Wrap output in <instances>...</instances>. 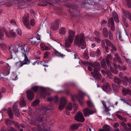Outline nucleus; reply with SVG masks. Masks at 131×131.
Returning a JSON list of instances; mask_svg holds the SVG:
<instances>
[{
	"label": "nucleus",
	"mask_w": 131,
	"mask_h": 131,
	"mask_svg": "<svg viewBox=\"0 0 131 131\" xmlns=\"http://www.w3.org/2000/svg\"><path fill=\"white\" fill-rule=\"evenodd\" d=\"M110 47H111L112 48V50H113L114 51H116V47L113 45H112Z\"/></svg>",
	"instance_id": "nucleus-57"
},
{
	"label": "nucleus",
	"mask_w": 131,
	"mask_h": 131,
	"mask_svg": "<svg viewBox=\"0 0 131 131\" xmlns=\"http://www.w3.org/2000/svg\"><path fill=\"white\" fill-rule=\"evenodd\" d=\"M96 52L98 57L100 56L101 54V51L100 49H97L96 51Z\"/></svg>",
	"instance_id": "nucleus-56"
},
{
	"label": "nucleus",
	"mask_w": 131,
	"mask_h": 131,
	"mask_svg": "<svg viewBox=\"0 0 131 131\" xmlns=\"http://www.w3.org/2000/svg\"><path fill=\"white\" fill-rule=\"evenodd\" d=\"M94 34L98 38H100V34L97 31H95L94 32Z\"/></svg>",
	"instance_id": "nucleus-55"
},
{
	"label": "nucleus",
	"mask_w": 131,
	"mask_h": 131,
	"mask_svg": "<svg viewBox=\"0 0 131 131\" xmlns=\"http://www.w3.org/2000/svg\"><path fill=\"white\" fill-rule=\"evenodd\" d=\"M67 101V100L66 98L63 97L61 98L59 106V110H62L64 108L66 104Z\"/></svg>",
	"instance_id": "nucleus-7"
},
{
	"label": "nucleus",
	"mask_w": 131,
	"mask_h": 131,
	"mask_svg": "<svg viewBox=\"0 0 131 131\" xmlns=\"http://www.w3.org/2000/svg\"><path fill=\"white\" fill-rule=\"evenodd\" d=\"M108 77L110 79H112L113 78L112 75L111 74H108Z\"/></svg>",
	"instance_id": "nucleus-64"
},
{
	"label": "nucleus",
	"mask_w": 131,
	"mask_h": 131,
	"mask_svg": "<svg viewBox=\"0 0 131 131\" xmlns=\"http://www.w3.org/2000/svg\"><path fill=\"white\" fill-rule=\"evenodd\" d=\"M112 88L113 90L116 92H117L118 91L119 89L117 86L114 84H113L112 85Z\"/></svg>",
	"instance_id": "nucleus-30"
},
{
	"label": "nucleus",
	"mask_w": 131,
	"mask_h": 131,
	"mask_svg": "<svg viewBox=\"0 0 131 131\" xmlns=\"http://www.w3.org/2000/svg\"><path fill=\"white\" fill-rule=\"evenodd\" d=\"M74 38L69 36L65 40V45L66 47H70L72 43Z\"/></svg>",
	"instance_id": "nucleus-9"
},
{
	"label": "nucleus",
	"mask_w": 131,
	"mask_h": 131,
	"mask_svg": "<svg viewBox=\"0 0 131 131\" xmlns=\"http://www.w3.org/2000/svg\"><path fill=\"white\" fill-rule=\"evenodd\" d=\"M88 106L89 107H91L94 106L93 103L90 101H88L87 102Z\"/></svg>",
	"instance_id": "nucleus-45"
},
{
	"label": "nucleus",
	"mask_w": 131,
	"mask_h": 131,
	"mask_svg": "<svg viewBox=\"0 0 131 131\" xmlns=\"http://www.w3.org/2000/svg\"><path fill=\"white\" fill-rule=\"evenodd\" d=\"M24 65L23 62L19 61L17 62L16 64V66L18 68L22 67Z\"/></svg>",
	"instance_id": "nucleus-36"
},
{
	"label": "nucleus",
	"mask_w": 131,
	"mask_h": 131,
	"mask_svg": "<svg viewBox=\"0 0 131 131\" xmlns=\"http://www.w3.org/2000/svg\"><path fill=\"white\" fill-rule=\"evenodd\" d=\"M10 67H8V68L6 69L3 72V74L4 76H6L9 74L10 73Z\"/></svg>",
	"instance_id": "nucleus-24"
},
{
	"label": "nucleus",
	"mask_w": 131,
	"mask_h": 131,
	"mask_svg": "<svg viewBox=\"0 0 131 131\" xmlns=\"http://www.w3.org/2000/svg\"><path fill=\"white\" fill-rule=\"evenodd\" d=\"M117 117L119 119H120L121 120L123 121L124 122H126L127 121V119L123 117L121 115H119L117 114L116 115Z\"/></svg>",
	"instance_id": "nucleus-27"
},
{
	"label": "nucleus",
	"mask_w": 131,
	"mask_h": 131,
	"mask_svg": "<svg viewBox=\"0 0 131 131\" xmlns=\"http://www.w3.org/2000/svg\"><path fill=\"white\" fill-rule=\"evenodd\" d=\"M39 87L38 86H35L31 88L35 92H36Z\"/></svg>",
	"instance_id": "nucleus-43"
},
{
	"label": "nucleus",
	"mask_w": 131,
	"mask_h": 131,
	"mask_svg": "<svg viewBox=\"0 0 131 131\" xmlns=\"http://www.w3.org/2000/svg\"><path fill=\"white\" fill-rule=\"evenodd\" d=\"M50 54V53L48 52H46L44 54L43 57L45 58H47L49 56V55Z\"/></svg>",
	"instance_id": "nucleus-48"
},
{
	"label": "nucleus",
	"mask_w": 131,
	"mask_h": 131,
	"mask_svg": "<svg viewBox=\"0 0 131 131\" xmlns=\"http://www.w3.org/2000/svg\"><path fill=\"white\" fill-rule=\"evenodd\" d=\"M126 2L127 5L129 7H130L131 6V1L130 0H126L125 1Z\"/></svg>",
	"instance_id": "nucleus-50"
},
{
	"label": "nucleus",
	"mask_w": 131,
	"mask_h": 131,
	"mask_svg": "<svg viewBox=\"0 0 131 131\" xmlns=\"http://www.w3.org/2000/svg\"><path fill=\"white\" fill-rule=\"evenodd\" d=\"M95 111H94L88 108H86L84 109L83 111V113L85 117L89 116L90 115H92L96 112V110L95 108Z\"/></svg>",
	"instance_id": "nucleus-8"
},
{
	"label": "nucleus",
	"mask_w": 131,
	"mask_h": 131,
	"mask_svg": "<svg viewBox=\"0 0 131 131\" xmlns=\"http://www.w3.org/2000/svg\"><path fill=\"white\" fill-rule=\"evenodd\" d=\"M30 24L32 26H34L35 24V22L34 20L33 19H32L30 21Z\"/></svg>",
	"instance_id": "nucleus-54"
},
{
	"label": "nucleus",
	"mask_w": 131,
	"mask_h": 131,
	"mask_svg": "<svg viewBox=\"0 0 131 131\" xmlns=\"http://www.w3.org/2000/svg\"><path fill=\"white\" fill-rule=\"evenodd\" d=\"M17 45H16L18 46V47L21 46V42L19 41L17 42Z\"/></svg>",
	"instance_id": "nucleus-63"
},
{
	"label": "nucleus",
	"mask_w": 131,
	"mask_h": 131,
	"mask_svg": "<svg viewBox=\"0 0 131 131\" xmlns=\"http://www.w3.org/2000/svg\"><path fill=\"white\" fill-rule=\"evenodd\" d=\"M108 33L109 39L111 40H112L113 38L112 34L110 31H109Z\"/></svg>",
	"instance_id": "nucleus-47"
},
{
	"label": "nucleus",
	"mask_w": 131,
	"mask_h": 131,
	"mask_svg": "<svg viewBox=\"0 0 131 131\" xmlns=\"http://www.w3.org/2000/svg\"><path fill=\"white\" fill-rule=\"evenodd\" d=\"M106 61L107 66L109 67H110L111 65V62L109 60H108L107 59H106Z\"/></svg>",
	"instance_id": "nucleus-53"
},
{
	"label": "nucleus",
	"mask_w": 131,
	"mask_h": 131,
	"mask_svg": "<svg viewBox=\"0 0 131 131\" xmlns=\"http://www.w3.org/2000/svg\"><path fill=\"white\" fill-rule=\"evenodd\" d=\"M38 38V39L36 37H33L32 38L30 39V41L33 44L35 41H38L39 40H40V36H39V37Z\"/></svg>",
	"instance_id": "nucleus-26"
},
{
	"label": "nucleus",
	"mask_w": 131,
	"mask_h": 131,
	"mask_svg": "<svg viewBox=\"0 0 131 131\" xmlns=\"http://www.w3.org/2000/svg\"><path fill=\"white\" fill-rule=\"evenodd\" d=\"M84 95V94L82 93L80 94L78 97L80 104L81 105H82L84 102V101L82 100L84 99L83 96Z\"/></svg>",
	"instance_id": "nucleus-15"
},
{
	"label": "nucleus",
	"mask_w": 131,
	"mask_h": 131,
	"mask_svg": "<svg viewBox=\"0 0 131 131\" xmlns=\"http://www.w3.org/2000/svg\"><path fill=\"white\" fill-rule=\"evenodd\" d=\"M28 13L26 14L22 18V21L25 26L29 29L31 28V26L29 24Z\"/></svg>",
	"instance_id": "nucleus-4"
},
{
	"label": "nucleus",
	"mask_w": 131,
	"mask_h": 131,
	"mask_svg": "<svg viewBox=\"0 0 131 131\" xmlns=\"http://www.w3.org/2000/svg\"><path fill=\"white\" fill-rule=\"evenodd\" d=\"M119 77L120 78L123 79V83L125 80H127V77L126 76L124 75L122 73H120L119 74Z\"/></svg>",
	"instance_id": "nucleus-22"
},
{
	"label": "nucleus",
	"mask_w": 131,
	"mask_h": 131,
	"mask_svg": "<svg viewBox=\"0 0 131 131\" xmlns=\"http://www.w3.org/2000/svg\"><path fill=\"white\" fill-rule=\"evenodd\" d=\"M118 68L119 69L122 70L124 71L126 69V67L124 66H121L120 65H118Z\"/></svg>",
	"instance_id": "nucleus-44"
},
{
	"label": "nucleus",
	"mask_w": 131,
	"mask_h": 131,
	"mask_svg": "<svg viewBox=\"0 0 131 131\" xmlns=\"http://www.w3.org/2000/svg\"><path fill=\"white\" fill-rule=\"evenodd\" d=\"M69 36L74 38L75 35V33L73 30H70L69 31Z\"/></svg>",
	"instance_id": "nucleus-33"
},
{
	"label": "nucleus",
	"mask_w": 131,
	"mask_h": 131,
	"mask_svg": "<svg viewBox=\"0 0 131 131\" xmlns=\"http://www.w3.org/2000/svg\"><path fill=\"white\" fill-rule=\"evenodd\" d=\"M21 101L20 102V104L23 106H25L26 105V102L24 99H21Z\"/></svg>",
	"instance_id": "nucleus-46"
},
{
	"label": "nucleus",
	"mask_w": 131,
	"mask_h": 131,
	"mask_svg": "<svg viewBox=\"0 0 131 131\" xmlns=\"http://www.w3.org/2000/svg\"><path fill=\"white\" fill-rule=\"evenodd\" d=\"M111 29L112 31H114L115 30V28L113 19L112 17L109 19V22L108 23L107 26L108 27H111Z\"/></svg>",
	"instance_id": "nucleus-11"
},
{
	"label": "nucleus",
	"mask_w": 131,
	"mask_h": 131,
	"mask_svg": "<svg viewBox=\"0 0 131 131\" xmlns=\"http://www.w3.org/2000/svg\"><path fill=\"white\" fill-rule=\"evenodd\" d=\"M127 82H129L130 84H131V78H127V80H125L124 82V84L125 86H127Z\"/></svg>",
	"instance_id": "nucleus-34"
},
{
	"label": "nucleus",
	"mask_w": 131,
	"mask_h": 131,
	"mask_svg": "<svg viewBox=\"0 0 131 131\" xmlns=\"http://www.w3.org/2000/svg\"><path fill=\"white\" fill-rule=\"evenodd\" d=\"M7 113L9 117L11 118H13V115L11 108L10 107L8 108L7 110Z\"/></svg>",
	"instance_id": "nucleus-18"
},
{
	"label": "nucleus",
	"mask_w": 131,
	"mask_h": 131,
	"mask_svg": "<svg viewBox=\"0 0 131 131\" xmlns=\"http://www.w3.org/2000/svg\"><path fill=\"white\" fill-rule=\"evenodd\" d=\"M124 13L125 15H127V18L129 19L131 21V13L129 12L127 13L126 10H124Z\"/></svg>",
	"instance_id": "nucleus-31"
},
{
	"label": "nucleus",
	"mask_w": 131,
	"mask_h": 131,
	"mask_svg": "<svg viewBox=\"0 0 131 131\" xmlns=\"http://www.w3.org/2000/svg\"><path fill=\"white\" fill-rule=\"evenodd\" d=\"M84 58L86 59H88L89 57L88 54V50H85L84 52Z\"/></svg>",
	"instance_id": "nucleus-38"
},
{
	"label": "nucleus",
	"mask_w": 131,
	"mask_h": 131,
	"mask_svg": "<svg viewBox=\"0 0 131 131\" xmlns=\"http://www.w3.org/2000/svg\"><path fill=\"white\" fill-rule=\"evenodd\" d=\"M17 102L15 103L13 106L14 112L17 116H19L20 115V113L17 108Z\"/></svg>",
	"instance_id": "nucleus-14"
},
{
	"label": "nucleus",
	"mask_w": 131,
	"mask_h": 131,
	"mask_svg": "<svg viewBox=\"0 0 131 131\" xmlns=\"http://www.w3.org/2000/svg\"><path fill=\"white\" fill-rule=\"evenodd\" d=\"M106 59H107L108 60L109 59L110 60H111L112 59V56L111 55H107V58Z\"/></svg>",
	"instance_id": "nucleus-60"
},
{
	"label": "nucleus",
	"mask_w": 131,
	"mask_h": 131,
	"mask_svg": "<svg viewBox=\"0 0 131 131\" xmlns=\"http://www.w3.org/2000/svg\"><path fill=\"white\" fill-rule=\"evenodd\" d=\"M92 66L94 69H93V71L91 72L92 75L95 78L100 79L101 77V75L99 71H100V64L99 62H95L92 65Z\"/></svg>",
	"instance_id": "nucleus-2"
},
{
	"label": "nucleus",
	"mask_w": 131,
	"mask_h": 131,
	"mask_svg": "<svg viewBox=\"0 0 131 131\" xmlns=\"http://www.w3.org/2000/svg\"><path fill=\"white\" fill-rule=\"evenodd\" d=\"M59 25L57 21H53L51 25V28L53 30H56L58 29Z\"/></svg>",
	"instance_id": "nucleus-10"
},
{
	"label": "nucleus",
	"mask_w": 131,
	"mask_h": 131,
	"mask_svg": "<svg viewBox=\"0 0 131 131\" xmlns=\"http://www.w3.org/2000/svg\"><path fill=\"white\" fill-rule=\"evenodd\" d=\"M16 32L17 34L19 35H21L22 34V32L21 30L19 28L17 29H16Z\"/></svg>",
	"instance_id": "nucleus-51"
},
{
	"label": "nucleus",
	"mask_w": 131,
	"mask_h": 131,
	"mask_svg": "<svg viewBox=\"0 0 131 131\" xmlns=\"http://www.w3.org/2000/svg\"><path fill=\"white\" fill-rule=\"evenodd\" d=\"M39 40L38 41H35L33 44H34L36 46H37L38 45H39L38 43L40 42V41Z\"/></svg>",
	"instance_id": "nucleus-58"
},
{
	"label": "nucleus",
	"mask_w": 131,
	"mask_h": 131,
	"mask_svg": "<svg viewBox=\"0 0 131 131\" xmlns=\"http://www.w3.org/2000/svg\"><path fill=\"white\" fill-rule=\"evenodd\" d=\"M74 44L79 47H81V49H84L86 47V44L84 41V36L83 33L76 36L74 40Z\"/></svg>",
	"instance_id": "nucleus-1"
},
{
	"label": "nucleus",
	"mask_w": 131,
	"mask_h": 131,
	"mask_svg": "<svg viewBox=\"0 0 131 131\" xmlns=\"http://www.w3.org/2000/svg\"><path fill=\"white\" fill-rule=\"evenodd\" d=\"M114 81L115 83L118 84L120 83L121 82V80L120 79L116 77L114 78Z\"/></svg>",
	"instance_id": "nucleus-37"
},
{
	"label": "nucleus",
	"mask_w": 131,
	"mask_h": 131,
	"mask_svg": "<svg viewBox=\"0 0 131 131\" xmlns=\"http://www.w3.org/2000/svg\"><path fill=\"white\" fill-rule=\"evenodd\" d=\"M8 131H17L14 128L11 127H8Z\"/></svg>",
	"instance_id": "nucleus-49"
},
{
	"label": "nucleus",
	"mask_w": 131,
	"mask_h": 131,
	"mask_svg": "<svg viewBox=\"0 0 131 131\" xmlns=\"http://www.w3.org/2000/svg\"><path fill=\"white\" fill-rule=\"evenodd\" d=\"M22 48V52L25 57V59L23 62L24 64H28L29 63V60L28 59L27 56L28 54L30 48L27 44H26Z\"/></svg>",
	"instance_id": "nucleus-3"
},
{
	"label": "nucleus",
	"mask_w": 131,
	"mask_h": 131,
	"mask_svg": "<svg viewBox=\"0 0 131 131\" xmlns=\"http://www.w3.org/2000/svg\"><path fill=\"white\" fill-rule=\"evenodd\" d=\"M66 31V29H65L61 28L59 29V32L60 35H62L65 34Z\"/></svg>",
	"instance_id": "nucleus-23"
},
{
	"label": "nucleus",
	"mask_w": 131,
	"mask_h": 131,
	"mask_svg": "<svg viewBox=\"0 0 131 131\" xmlns=\"http://www.w3.org/2000/svg\"><path fill=\"white\" fill-rule=\"evenodd\" d=\"M73 108L74 111L75 112L76 111L78 108V106L75 103H69L66 106V108L67 111H71Z\"/></svg>",
	"instance_id": "nucleus-5"
},
{
	"label": "nucleus",
	"mask_w": 131,
	"mask_h": 131,
	"mask_svg": "<svg viewBox=\"0 0 131 131\" xmlns=\"http://www.w3.org/2000/svg\"><path fill=\"white\" fill-rule=\"evenodd\" d=\"M26 92L28 99L30 101L32 100L34 97L33 92L31 90H29L27 91Z\"/></svg>",
	"instance_id": "nucleus-12"
},
{
	"label": "nucleus",
	"mask_w": 131,
	"mask_h": 131,
	"mask_svg": "<svg viewBox=\"0 0 131 131\" xmlns=\"http://www.w3.org/2000/svg\"><path fill=\"white\" fill-rule=\"evenodd\" d=\"M82 125V124L79 123L78 124H73L71 126V128L72 129H77L78 127Z\"/></svg>",
	"instance_id": "nucleus-21"
},
{
	"label": "nucleus",
	"mask_w": 131,
	"mask_h": 131,
	"mask_svg": "<svg viewBox=\"0 0 131 131\" xmlns=\"http://www.w3.org/2000/svg\"><path fill=\"white\" fill-rule=\"evenodd\" d=\"M5 123L7 126H9L12 124V122L9 119H7L5 120Z\"/></svg>",
	"instance_id": "nucleus-39"
},
{
	"label": "nucleus",
	"mask_w": 131,
	"mask_h": 131,
	"mask_svg": "<svg viewBox=\"0 0 131 131\" xmlns=\"http://www.w3.org/2000/svg\"><path fill=\"white\" fill-rule=\"evenodd\" d=\"M115 57L118 60H119V55L117 53H116L115 54Z\"/></svg>",
	"instance_id": "nucleus-59"
},
{
	"label": "nucleus",
	"mask_w": 131,
	"mask_h": 131,
	"mask_svg": "<svg viewBox=\"0 0 131 131\" xmlns=\"http://www.w3.org/2000/svg\"><path fill=\"white\" fill-rule=\"evenodd\" d=\"M101 43L103 48L105 49V51L107 53H108L109 52V49L106 46L104 41L103 40H102Z\"/></svg>",
	"instance_id": "nucleus-20"
},
{
	"label": "nucleus",
	"mask_w": 131,
	"mask_h": 131,
	"mask_svg": "<svg viewBox=\"0 0 131 131\" xmlns=\"http://www.w3.org/2000/svg\"><path fill=\"white\" fill-rule=\"evenodd\" d=\"M53 49L54 50L55 53L56 54H58V55L62 57H63L64 56H65V55L63 54H61L60 52H59L55 49Z\"/></svg>",
	"instance_id": "nucleus-40"
},
{
	"label": "nucleus",
	"mask_w": 131,
	"mask_h": 131,
	"mask_svg": "<svg viewBox=\"0 0 131 131\" xmlns=\"http://www.w3.org/2000/svg\"><path fill=\"white\" fill-rule=\"evenodd\" d=\"M75 120L81 122H84L85 120L82 113L80 111H78L74 117Z\"/></svg>",
	"instance_id": "nucleus-6"
},
{
	"label": "nucleus",
	"mask_w": 131,
	"mask_h": 131,
	"mask_svg": "<svg viewBox=\"0 0 131 131\" xmlns=\"http://www.w3.org/2000/svg\"><path fill=\"white\" fill-rule=\"evenodd\" d=\"M103 90L106 93L110 92L112 89L110 88L109 84L107 83L105 85H103L102 88Z\"/></svg>",
	"instance_id": "nucleus-13"
},
{
	"label": "nucleus",
	"mask_w": 131,
	"mask_h": 131,
	"mask_svg": "<svg viewBox=\"0 0 131 131\" xmlns=\"http://www.w3.org/2000/svg\"><path fill=\"white\" fill-rule=\"evenodd\" d=\"M128 89H126L125 88H123L122 90V94L123 95L126 96L128 95Z\"/></svg>",
	"instance_id": "nucleus-28"
},
{
	"label": "nucleus",
	"mask_w": 131,
	"mask_h": 131,
	"mask_svg": "<svg viewBox=\"0 0 131 131\" xmlns=\"http://www.w3.org/2000/svg\"><path fill=\"white\" fill-rule=\"evenodd\" d=\"M113 16L114 18V20L115 22L118 23L119 22V20L118 18V15L115 12H113L112 13Z\"/></svg>",
	"instance_id": "nucleus-17"
},
{
	"label": "nucleus",
	"mask_w": 131,
	"mask_h": 131,
	"mask_svg": "<svg viewBox=\"0 0 131 131\" xmlns=\"http://www.w3.org/2000/svg\"><path fill=\"white\" fill-rule=\"evenodd\" d=\"M110 127L107 125L104 126L103 129H101L100 131H110Z\"/></svg>",
	"instance_id": "nucleus-19"
},
{
	"label": "nucleus",
	"mask_w": 131,
	"mask_h": 131,
	"mask_svg": "<svg viewBox=\"0 0 131 131\" xmlns=\"http://www.w3.org/2000/svg\"><path fill=\"white\" fill-rule=\"evenodd\" d=\"M17 45L15 46H11L9 48V50L11 53L14 52L16 53L18 52V48L16 47Z\"/></svg>",
	"instance_id": "nucleus-16"
},
{
	"label": "nucleus",
	"mask_w": 131,
	"mask_h": 131,
	"mask_svg": "<svg viewBox=\"0 0 131 131\" xmlns=\"http://www.w3.org/2000/svg\"><path fill=\"white\" fill-rule=\"evenodd\" d=\"M104 42H105L107 46L110 47L112 44L110 41L108 39H105Z\"/></svg>",
	"instance_id": "nucleus-41"
},
{
	"label": "nucleus",
	"mask_w": 131,
	"mask_h": 131,
	"mask_svg": "<svg viewBox=\"0 0 131 131\" xmlns=\"http://www.w3.org/2000/svg\"><path fill=\"white\" fill-rule=\"evenodd\" d=\"M47 62L45 61H43L42 62L41 64L43 66L45 67H47L48 66V65H47Z\"/></svg>",
	"instance_id": "nucleus-52"
},
{
	"label": "nucleus",
	"mask_w": 131,
	"mask_h": 131,
	"mask_svg": "<svg viewBox=\"0 0 131 131\" xmlns=\"http://www.w3.org/2000/svg\"><path fill=\"white\" fill-rule=\"evenodd\" d=\"M40 49L41 50H49L50 49V48L49 47H46L45 46L43 47H40Z\"/></svg>",
	"instance_id": "nucleus-42"
},
{
	"label": "nucleus",
	"mask_w": 131,
	"mask_h": 131,
	"mask_svg": "<svg viewBox=\"0 0 131 131\" xmlns=\"http://www.w3.org/2000/svg\"><path fill=\"white\" fill-rule=\"evenodd\" d=\"M39 102L40 101L39 100L37 99L33 102L31 104V105L33 106H37L39 104Z\"/></svg>",
	"instance_id": "nucleus-32"
},
{
	"label": "nucleus",
	"mask_w": 131,
	"mask_h": 131,
	"mask_svg": "<svg viewBox=\"0 0 131 131\" xmlns=\"http://www.w3.org/2000/svg\"><path fill=\"white\" fill-rule=\"evenodd\" d=\"M119 126V124L118 123H116L114 124V127L116 128L118 127Z\"/></svg>",
	"instance_id": "nucleus-62"
},
{
	"label": "nucleus",
	"mask_w": 131,
	"mask_h": 131,
	"mask_svg": "<svg viewBox=\"0 0 131 131\" xmlns=\"http://www.w3.org/2000/svg\"><path fill=\"white\" fill-rule=\"evenodd\" d=\"M47 100L49 101H51L54 100L55 101V102H57L58 101V97L56 96L54 98L52 97H49L48 98Z\"/></svg>",
	"instance_id": "nucleus-29"
},
{
	"label": "nucleus",
	"mask_w": 131,
	"mask_h": 131,
	"mask_svg": "<svg viewBox=\"0 0 131 131\" xmlns=\"http://www.w3.org/2000/svg\"><path fill=\"white\" fill-rule=\"evenodd\" d=\"M101 65L102 67L104 69H106L107 68L106 64L105 61L104 60H102L101 61Z\"/></svg>",
	"instance_id": "nucleus-35"
},
{
	"label": "nucleus",
	"mask_w": 131,
	"mask_h": 131,
	"mask_svg": "<svg viewBox=\"0 0 131 131\" xmlns=\"http://www.w3.org/2000/svg\"><path fill=\"white\" fill-rule=\"evenodd\" d=\"M103 34L104 36L107 38L108 36V32L106 28H104L103 29Z\"/></svg>",
	"instance_id": "nucleus-25"
},
{
	"label": "nucleus",
	"mask_w": 131,
	"mask_h": 131,
	"mask_svg": "<svg viewBox=\"0 0 131 131\" xmlns=\"http://www.w3.org/2000/svg\"><path fill=\"white\" fill-rule=\"evenodd\" d=\"M11 23L12 24L14 25H17L16 23L14 20H12L11 21Z\"/></svg>",
	"instance_id": "nucleus-61"
}]
</instances>
